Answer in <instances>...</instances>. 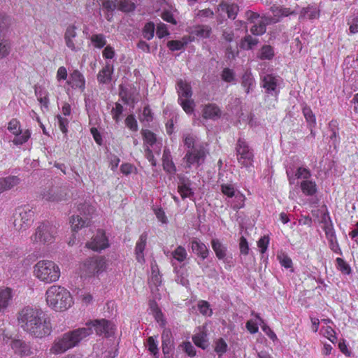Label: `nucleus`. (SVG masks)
Here are the masks:
<instances>
[{
	"mask_svg": "<svg viewBox=\"0 0 358 358\" xmlns=\"http://www.w3.org/2000/svg\"><path fill=\"white\" fill-rule=\"evenodd\" d=\"M113 327V323L106 320L90 321L86 323V327L70 331L56 338L50 348V352L57 355L73 348L83 339L91 335L93 333V328L97 335L108 337L114 333Z\"/></svg>",
	"mask_w": 358,
	"mask_h": 358,
	"instance_id": "obj_1",
	"label": "nucleus"
},
{
	"mask_svg": "<svg viewBox=\"0 0 358 358\" xmlns=\"http://www.w3.org/2000/svg\"><path fill=\"white\" fill-rule=\"evenodd\" d=\"M17 320L20 327L34 338H43L52 332L50 320L41 309L24 307L18 312Z\"/></svg>",
	"mask_w": 358,
	"mask_h": 358,
	"instance_id": "obj_2",
	"label": "nucleus"
},
{
	"mask_svg": "<svg viewBox=\"0 0 358 358\" xmlns=\"http://www.w3.org/2000/svg\"><path fill=\"white\" fill-rule=\"evenodd\" d=\"M45 299L48 306L55 311L66 310L73 304L70 292L58 285H52L47 289Z\"/></svg>",
	"mask_w": 358,
	"mask_h": 358,
	"instance_id": "obj_3",
	"label": "nucleus"
},
{
	"mask_svg": "<svg viewBox=\"0 0 358 358\" xmlns=\"http://www.w3.org/2000/svg\"><path fill=\"white\" fill-rule=\"evenodd\" d=\"M35 276L45 283L56 282L60 277V268L54 262L41 260L34 267Z\"/></svg>",
	"mask_w": 358,
	"mask_h": 358,
	"instance_id": "obj_4",
	"label": "nucleus"
},
{
	"mask_svg": "<svg viewBox=\"0 0 358 358\" xmlns=\"http://www.w3.org/2000/svg\"><path fill=\"white\" fill-rule=\"evenodd\" d=\"M34 212L29 205L19 206L13 213V225L16 230L27 229L32 223Z\"/></svg>",
	"mask_w": 358,
	"mask_h": 358,
	"instance_id": "obj_5",
	"label": "nucleus"
},
{
	"mask_svg": "<svg viewBox=\"0 0 358 358\" xmlns=\"http://www.w3.org/2000/svg\"><path fill=\"white\" fill-rule=\"evenodd\" d=\"M57 233L55 225L48 222H42L36 228L31 240L36 243L50 244L54 241Z\"/></svg>",
	"mask_w": 358,
	"mask_h": 358,
	"instance_id": "obj_6",
	"label": "nucleus"
},
{
	"mask_svg": "<svg viewBox=\"0 0 358 358\" xmlns=\"http://www.w3.org/2000/svg\"><path fill=\"white\" fill-rule=\"evenodd\" d=\"M208 153V150L202 144H198L188 150L184 157L186 166L187 168H190L192 165L199 166L204 163Z\"/></svg>",
	"mask_w": 358,
	"mask_h": 358,
	"instance_id": "obj_7",
	"label": "nucleus"
},
{
	"mask_svg": "<svg viewBox=\"0 0 358 358\" xmlns=\"http://www.w3.org/2000/svg\"><path fill=\"white\" fill-rule=\"evenodd\" d=\"M106 268V262L103 257H94L87 259L83 264L82 270L85 276H92L103 271Z\"/></svg>",
	"mask_w": 358,
	"mask_h": 358,
	"instance_id": "obj_8",
	"label": "nucleus"
},
{
	"mask_svg": "<svg viewBox=\"0 0 358 358\" xmlns=\"http://www.w3.org/2000/svg\"><path fill=\"white\" fill-rule=\"evenodd\" d=\"M42 198L48 201L59 202L66 200L69 194L66 187L53 186L45 189L41 194Z\"/></svg>",
	"mask_w": 358,
	"mask_h": 358,
	"instance_id": "obj_9",
	"label": "nucleus"
},
{
	"mask_svg": "<svg viewBox=\"0 0 358 358\" xmlns=\"http://www.w3.org/2000/svg\"><path fill=\"white\" fill-rule=\"evenodd\" d=\"M87 248L94 251H101L108 247V239L103 231L99 230L90 242L86 243Z\"/></svg>",
	"mask_w": 358,
	"mask_h": 358,
	"instance_id": "obj_10",
	"label": "nucleus"
},
{
	"mask_svg": "<svg viewBox=\"0 0 358 358\" xmlns=\"http://www.w3.org/2000/svg\"><path fill=\"white\" fill-rule=\"evenodd\" d=\"M178 191L182 199L186 198H192L194 193L191 188V180L184 175H178Z\"/></svg>",
	"mask_w": 358,
	"mask_h": 358,
	"instance_id": "obj_11",
	"label": "nucleus"
},
{
	"mask_svg": "<svg viewBox=\"0 0 358 358\" xmlns=\"http://www.w3.org/2000/svg\"><path fill=\"white\" fill-rule=\"evenodd\" d=\"M236 149L237 155L241 156L238 159H243L241 162L243 164L247 165L248 163H250L253 158V153L244 140L238 139Z\"/></svg>",
	"mask_w": 358,
	"mask_h": 358,
	"instance_id": "obj_12",
	"label": "nucleus"
},
{
	"mask_svg": "<svg viewBox=\"0 0 358 358\" xmlns=\"http://www.w3.org/2000/svg\"><path fill=\"white\" fill-rule=\"evenodd\" d=\"M77 27L74 25L67 27L64 33V41L66 45L72 51L77 52L80 50V44L76 45L75 38L77 36Z\"/></svg>",
	"mask_w": 358,
	"mask_h": 358,
	"instance_id": "obj_13",
	"label": "nucleus"
},
{
	"mask_svg": "<svg viewBox=\"0 0 358 358\" xmlns=\"http://www.w3.org/2000/svg\"><path fill=\"white\" fill-rule=\"evenodd\" d=\"M211 246L217 258L222 260L224 263H228L227 245L223 244L219 239L213 238L211 241Z\"/></svg>",
	"mask_w": 358,
	"mask_h": 358,
	"instance_id": "obj_14",
	"label": "nucleus"
},
{
	"mask_svg": "<svg viewBox=\"0 0 358 358\" xmlns=\"http://www.w3.org/2000/svg\"><path fill=\"white\" fill-rule=\"evenodd\" d=\"M191 249L202 260L206 259L210 253L207 246L198 238H194L191 242Z\"/></svg>",
	"mask_w": 358,
	"mask_h": 358,
	"instance_id": "obj_15",
	"label": "nucleus"
},
{
	"mask_svg": "<svg viewBox=\"0 0 358 358\" xmlns=\"http://www.w3.org/2000/svg\"><path fill=\"white\" fill-rule=\"evenodd\" d=\"M11 348L16 354L20 356H29L33 353L30 345L20 339L13 340L11 343Z\"/></svg>",
	"mask_w": 358,
	"mask_h": 358,
	"instance_id": "obj_16",
	"label": "nucleus"
},
{
	"mask_svg": "<svg viewBox=\"0 0 358 358\" xmlns=\"http://www.w3.org/2000/svg\"><path fill=\"white\" fill-rule=\"evenodd\" d=\"M67 83L70 85L72 88H78L81 92H83L85 89V80L84 76L78 70H74L71 73Z\"/></svg>",
	"mask_w": 358,
	"mask_h": 358,
	"instance_id": "obj_17",
	"label": "nucleus"
},
{
	"mask_svg": "<svg viewBox=\"0 0 358 358\" xmlns=\"http://www.w3.org/2000/svg\"><path fill=\"white\" fill-rule=\"evenodd\" d=\"M162 351L166 355H169L173 349V338L169 329L163 330L162 334Z\"/></svg>",
	"mask_w": 358,
	"mask_h": 358,
	"instance_id": "obj_18",
	"label": "nucleus"
},
{
	"mask_svg": "<svg viewBox=\"0 0 358 358\" xmlns=\"http://www.w3.org/2000/svg\"><path fill=\"white\" fill-rule=\"evenodd\" d=\"M147 238H148L147 233L143 232L140 236L139 239L137 241L136 247H135L136 258V260L141 264H143L145 262L143 252L145 248Z\"/></svg>",
	"mask_w": 358,
	"mask_h": 358,
	"instance_id": "obj_19",
	"label": "nucleus"
},
{
	"mask_svg": "<svg viewBox=\"0 0 358 358\" xmlns=\"http://www.w3.org/2000/svg\"><path fill=\"white\" fill-rule=\"evenodd\" d=\"M203 117L204 119L216 120L220 117L222 111L215 103H208L203 107Z\"/></svg>",
	"mask_w": 358,
	"mask_h": 358,
	"instance_id": "obj_20",
	"label": "nucleus"
},
{
	"mask_svg": "<svg viewBox=\"0 0 358 358\" xmlns=\"http://www.w3.org/2000/svg\"><path fill=\"white\" fill-rule=\"evenodd\" d=\"M241 86L244 88L247 94L252 92L256 82L250 71L247 70L241 78Z\"/></svg>",
	"mask_w": 358,
	"mask_h": 358,
	"instance_id": "obj_21",
	"label": "nucleus"
},
{
	"mask_svg": "<svg viewBox=\"0 0 358 358\" xmlns=\"http://www.w3.org/2000/svg\"><path fill=\"white\" fill-rule=\"evenodd\" d=\"M20 182V179L17 176H8L0 178V194L17 186Z\"/></svg>",
	"mask_w": 358,
	"mask_h": 358,
	"instance_id": "obj_22",
	"label": "nucleus"
},
{
	"mask_svg": "<svg viewBox=\"0 0 358 358\" xmlns=\"http://www.w3.org/2000/svg\"><path fill=\"white\" fill-rule=\"evenodd\" d=\"M162 163L163 168L166 172L169 173H174L176 171V166L174 165L172 161L171 152L167 148H165L164 150L162 156Z\"/></svg>",
	"mask_w": 358,
	"mask_h": 358,
	"instance_id": "obj_23",
	"label": "nucleus"
},
{
	"mask_svg": "<svg viewBox=\"0 0 358 358\" xmlns=\"http://www.w3.org/2000/svg\"><path fill=\"white\" fill-rule=\"evenodd\" d=\"M177 90L178 93V98H191L192 96V87L189 83L182 80H179L177 82Z\"/></svg>",
	"mask_w": 358,
	"mask_h": 358,
	"instance_id": "obj_24",
	"label": "nucleus"
},
{
	"mask_svg": "<svg viewBox=\"0 0 358 358\" xmlns=\"http://www.w3.org/2000/svg\"><path fill=\"white\" fill-rule=\"evenodd\" d=\"M262 86L266 89L268 93L275 91L277 80L272 75L267 74L262 78Z\"/></svg>",
	"mask_w": 358,
	"mask_h": 358,
	"instance_id": "obj_25",
	"label": "nucleus"
},
{
	"mask_svg": "<svg viewBox=\"0 0 358 358\" xmlns=\"http://www.w3.org/2000/svg\"><path fill=\"white\" fill-rule=\"evenodd\" d=\"M70 222L73 231H78L90 224V220L87 217H82L80 215L72 216Z\"/></svg>",
	"mask_w": 358,
	"mask_h": 358,
	"instance_id": "obj_26",
	"label": "nucleus"
},
{
	"mask_svg": "<svg viewBox=\"0 0 358 358\" xmlns=\"http://www.w3.org/2000/svg\"><path fill=\"white\" fill-rule=\"evenodd\" d=\"M113 68L109 64H107L98 73L97 80L101 83H107L111 80V74Z\"/></svg>",
	"mask_w": 358,
	"mask_h": 358,
	"instance_id": "obj_27",
	"label": "nucleus"
},
{
	"mask_svg": "<svg viewBox=\"0 0 358 358\" xmlns=\"http://www.w3.org/2000/svg\"><path fill=\"white\" fill-rule=\"evenodd\" d=\"M258 43V38L248 34L241 39L240 47L243 50H249L253 49Z\"/></svg>",
	"mask_w": 358,
	"mask_h": 358,
	"instance_id": "obj_28",
	"label": "nucleus"
},
{
	"mask_svg": "<svg viewBox=\"0 0 358 358\" xmlns=\"http://www.w3.org/2000/svg\"><path fill=\"white\" fill-rule=\"evenodd\" d=\"M212 32L211 27L208 25H199L193 28L192 34L197 37L207 38Z\"/></svg>",
	"mask_w": 358,
	"mask_h": 358,
	"instance_id": "obj_29",
	"label": "nucleus"
},
{
	"mask_svg": "<svg viewBox=\"0 0 358 358\" xmlns=\"http://www.w3.org/2000/svg\"><path fill=\"white\" fill-rule=\"evenodd\" d=\"M302 192L307 196H313L317 192L316 184L311 180H303L300 185Z\"/></svg>",
	"mask_w": 358,
	"mask_h": 358,
	"instance_id": "obj_30",
	"label": "nucleus"
},
{
	"mask_svg": "<svg viewBox=\"0 0 358 358\" xmlns=\"http://www.w3.org/2000/svg\"><path fill=\"white\" fill-rule=\"evenodd\" d=\"M219 6L222 11H225L227 13V16L229 18H231L232 20H234L236 18L238 11V6L236 4H229L227 3H222L219 5Z\"/></svg>",
	"mask_w": 358,
	"mask_h": 358,
	"instance_id": "obj_31",
	"label": "nucleus"
},
{
	"mask_svg": "<svg viewBox=\"0 0 358 358\" xmlns=\"http://www.w3.org/2000/svg\"><path fill=\"white\" fill-rule=\"evenodd\" d=\"M11 289L10 288L0 289V310L6 308L11 300Z\"/></svg>",
	"mask_w": 358,
	"mask_h": 358,
	"instance_id": "obj_32",
	"label": "nucleus"
},
{
	"mask_svg": "<svg viewBox=\"0 0 358 358\" xmlns=\"http://www.w3.org/2000/svg\"><path fill=\"white\" fill-rule=\"evenodd\" d=\"M318 16V10L313 6H308L303 8L300 11L299 18L315 19Z\"/></svg>",
	"mask_w": 358,
	"mask_h": 358,
	"instance_id": "obj_33",
	"label": "nucleus"
},
{
	"mask_svg": "<svg viewBox=\"0 0 358 358\" xmlns=\"http://www.w3.org/2000/svg\"><path fill=\"white\" fill-rule=\"evenodd\" d=\"M303 116L308 122V127H315L316 124L315 116L310 107L305 106L302 108Z\"/></svg>",
	"mask_w": 358,
	"mask_h": 358,
	"instance_id": "obj_34",
	"label": "nucleus"
},
{
	"mask_svg": "<svg viewBox=\"0 0 358 358\" xmlns=\"http://www.w3.org/2000/svg\"><path fill=\"white\" fill-rule=\"evenodd\" d=\"M10 50V43L8 40L5 39V35L0 34V58L8 55Z\"/></svg>",
	"mask_w": 358,
	"mask_h": 358,
	"instance_id": "obj_35",
	"label": "nucleus"
},
{
	"mask_svg": "<svg viewBox=\"0 0 358 358\" xmlns=\"http://www.w3.org/2000/svg\"><path fill=\"white\" fill-rule=\"evenodd\" d=\"M274 50L273 48L268 45H265L262 47L259 53V58L264 60L268 59L270 60L273 59L274 57Z\"/></svg>",
	"mask_w": 358,
	"mask_h": 358,
	"instance_id": "obj_36",
	"label": "nucleus"
},
{
	"mask_svg": "<svg viewBox=\"0 0 358 358\" xmlns=\"http://www.w3.org/2000/svg\"><path fill=\"white\" fill-rule=\"evenodd\" d=\"M155 25L154 22H147L142 30V34L144 38L150 41L154 37Z\"/></svg>",
	"mask_w": 358,
	"mask_h": 358,
	"instance_id": "obj_37",
	"label": "nucleus"
},
{
	"mask_svg": "<svg viewBox=\"0 0 358 358\" xmlns=\"http://www.w3.org/2000/svg\"><path fill=\"white\" fill-rule=\"evenodd\" d=\"M10 24L11 18L6 14L0 13V34L6 35Z\"/></svg>",
	"mask_w": 358,
	"mask_h": 358,
	"instance_id": "obj_38",
	"label": "nucleus"
},
{
	"mask_svg": "<svg viewBox=\"0 0 358 358\" xmlns=\"http://www.w3.org/2000/svg\"><path fill=\"white\" fill-rule=\"evenodd\" d=\"M206 336L207 335L205 332L201 331L192 337V341L196 346L205 349L207 346Z\"/></svg>",
	"mask_w": 358,
	"mask_h": 358,
	"instance_id": "obj_39",
	"label": "nucleus"
},
{
	"mask_svg": "<svg viewBox=\"0 0 358 358\" xmlns=\"http://www.w3.org/2000/svg\"><path fill=\"white\" fill-rule=\"evenodd\" d=\"M178 103L187 113L190 114L194 111L195 103L193 99L178 98Z\"/></svg>",
	"mask_w": 358,
	"mask_h": 358,
	"instance_id": "obj_40",
	"label": "nucleus"
},
{
	"mask_svg": "<svg viewBox=\"0 0 358 358\" xmlns=\"http://www.w3.org/2000/svg\"><path fill=\"white\" fill-rule=\"evenodd\" d=\"M118 9L124 13H130L136 9V5L129 0H120L118 3Z\"/></svg>",
	"mask_w": 358,
	"mask_h": 358,
	"instance_id": "obj_41",
	"label": "nucleus"
},
{
	"mask_svg": "<svg viewBox=\"0 0 358 358\" xmlns=\"http://www.w3.org/2000/svg\"><path fill=\"white\" fill-rule=\"evenodd\" d=\"M91 42L95 48H102L106 44V40L103 34H93L91 36Z\"/></svg>",
	"mask_w": 358,
	"mask_h": 358,
	"instance_id": "obj_42",
	"label": "nucleus"
},
{
	"mask_svg": "<svg viewBox=\"0 0 358 358\" xmlns=\"http://www.w3.org/2000/svg\"><path fill=\"white\" fill-rule=\"evenodd\" d=\"M198 309L199 312L205 316H211L213 310L210 308V303L206 301H199L198 302Z\"/></svg>",
	"mask_w": 358,
	"mask_h": 358,
	"instance_id": "obj_43",
	"label": "nucleus"
},
{
	"mask_svg": "<svg viewBox=\"0 0 358 358\" xmlns=\"http://www.w3.org/2000/svg\"><path fill=\"white\" fill-rule=\"evenodd\" d=\"M174 259L180 262H183L186 258L187 253L185 249L182 246H178L176 250L172 252Z\"/></svg>",
	"mask_w": 358,
	"mask_h": 358,
	"instance_id": "obj_44",
	"label": "nucleus"
},
{
	"mask_svg": "<svg viewBox=\"0 0 358 358\" xmlns=\"http://www.w3.org/2000/svg\"><path fill=\"white\" fill-rule=\"evenodd\" d=\"M141 133H142L144 141L147 144L150 145V146H152L156 143V141H157L156 136L152 131L148 130V129H145V130L143 129V130H142Z\"/></svg>",
	"mask_w": 358,
	"mask_h": 358,
	"instance_id": "obj_45",
	"label": "nucleus"
},
{
	"mask_svg": "<svg viewBox=\"0 0 358 358\" xmlns=\"http://www.w3.org/2000/svg\"><path fill=\"white\" fill-rule=\"evenodd\" d=\"M30 136L31 133L29 130H26L24 132L21 131V134L15 136L13 142L15 145H22L28 141V139L30 138Z\"/></svg>",
	"mask_w": 358,
	"mask_h": 358,
	"instance_id": "obj_46",
	"label": "nucleus"
},
{
	"mask_svg": "<svg viewBox=\"0 0 358 358\" xmlns=\"http://www.w3.org/2000/svg\"><path fill=\"white\" fill-rule=\"evenodd\" d=\"M327 238L329 241L331 250L335 253L342 255L336 234L332 235V236L327 237Z\"/></svg>",
	"mask_w": 358,
	"mask_h": 358,
	"instance_id": "obj_47",
	"label": "nucleus"
},
{
	"mask_svg": "<svg viewBox=\"0 0 358 358\" xmlns=\"http://www.w3.org/2000/svg\"><path fill=\"white\" fill-rule=\"evenodd\" d=\"M138 118L141 122H150L152 121V113L149 106H146L143 108V112L139 115Z\"/></svg>",
	"mask_w": 358,
	"mask_h": 358,
	"instance_id": "obj_48",
	"label": "nucleus"
},
{
	"mask_svg": "<svg viewBox=\"0 0 358 358\" xmlns=\"http://www.w3.org/2000/svg\"><path fill=\"white\" fill-rule=\"evenodd\" d=\"M337 268L343 274H350L351 272L350 266L343 259L337 257L336 259Z\"/></svg>",
	"mask_w": 358,
	"mask_h": 358,
	"instance_id": "obj_49",
	"label": "nucleus"
},
{
	"mask_svg": "<svg viewBox=\"0 0 358 358\" xmlns=\"http://www.w3.org/2000/svg\"><path fill=\"white\" fill-rule=\"evenodd\" d=\"M147 346L148 350L154 356H156L159 354V349L157 346V342L155 341L153 336H150L147 339Z\"/></svg>",
	"mask_w": 358,
	"mask_h": 358,
	"instance_id": "obj_50",
	"label": "nucleus"
},
{
	"mask_svg": "<svg viewBox=\"0 0 358 358\" xmlns=\"http://www.w3.org/2000/svg\"><path fill=\"white\" fill-rule=\"evenodd\" d=\"M8 129L15 136L20 134L22 130L20 129V122L17 119H12L8 123Z\"/></svg>",
	"mask_w": 358,
	"mask_h": 358,
	"instance_id": "obj_51",
	"label": "nucleus"
},
{
	"mask_svg": "<svg viewBox=\"0 0 358 358\" xmlns=\"http://www.w3.org/2000/svg\"><path fill=\"white\" fill-rule=\"evenodd\" d=\"M222 79L227 83H231L235 80V73L233 70L225 68L221 74Z\"/></svg>",
	"mask_w": 358,
	"mask_h": 358,
	"instance_id": "obj_52",
	"label": "nucleus"
},
{
	"mask_svg": "<svg viewBox=\"0 0 358 358\" xmlns=\"http://www.w3.org/2000/svg\"><path fill=\"white\" fill-rule=\"evenodd\" d=\"M235 198V203L233 206V208L234 210H238L244 206V202L245 197V196L241 193L239 191L235 194L234 196Z\"/></svg>",
	"mask_w": 358,
	"mask_h": 358,
	"instance_id": "obj_53",
	"label": "nucleus"
},
{
	"mask_svg": "<svg viewBox=\"0 0 358 358\" xmlns=\"http://www.w3.org/2000/svg\"><path fill=\"white\" fill-rule=\"evenodd\" d=\"M221 192L229 198L234 197L235 194L237 192L236 191L234 185L230 184H222L221 185Z\"/></svg>",
	"mask_w": 358,
	"mask_h": 358,
	"instance_id": "obj_54",
	"label": "nucleus"
},
{
	"mask_svg": "<svg viewBox=\"0 0 358 358\" xmlns=\"http://www.w3.org/2000/svg\"><path fill=\"white\" fill-rule=\"evenodd\" d=\"M123 112V106L119 103H116L115 106L112 108L111 110V114L113 116V120L118 123L120 120V115H122Z\"/></svg>",
	"mask_w": 358,
	"mask_h": 358,
	"instance_id": "obj_55",
	"label": "nucleus"
},
{
	"mask_svg": "<svg viewBox=\"0 0 358 358\" xmlns=\"http://www.w3.org/2000/svg\"><path fill=\"white\" fill-rule=\"evenodd\" d=\"M35 93L38 96V101L42 103L45 108H47L49 103L48 93L46 92H43L42 90L38 91L37 89L35 90Z\"/></svg>",
	"mask_w": 358,
	"mask_h": 358,
	"instance_id": "obj_56",
	"label": "nucleus"
},
{
	"mask_svg": "<svg viewBox=\"0 0 358 358\" xmlns=\"http://www.w3.org/2000/svg\"><path fill=\"white\" fill-rule=\"evenodd\" d=\"M125 124L130 130L133 131H138V127L137 121L133 115H129L127 117L125 120Z\"/></svg>",
	"mask_w": 358,
	"mask_h": 358,
	"instance_id": "obj_57",
	"label": "nucleus"
},
{
	"mask_svg": "<svg viewBox=\"0 0 358 358\" xmlns=\"http://www.w3.org/2000/svg\"><path fill=\"white\" fill-rule=\"evenodd\" d=\"M266 25L261 22L259 24H255L250 28V32L255 36H261L266 32Z\"/></svg>",
	"mask_w": 358,
	"mask_h": 358,
	"instance_id": "obj_58",
	"label": "nucleus"
},
{
	"mask_svg": "<svg viewBox=\"0 0 358 358\" xmlns=\"http://www.w3.org/2000/svg\"><path fill=\"white\" fill-rule=\"evenodd\" d=\"M278 259L280 261V264L286 268H289L292 266V259L284 253L278 255Z\"/></svg>",
	"mask_w": 358,
	"mask_h": 358,
	"instance_id": "obj_59",
	"label": "nucleus"
},
{
	"mask_svg": "<svg viewBox=\"0 0 358 358\" xmlns=\"http://www.w3.org/2000/svg\"><path fill=\"white\" fill-rule=\"evenodd\" d=\"M295 176L297 178H303L306 180L310 178L311 173L309 169L303 167H299L295 173Z\"/></svg>",
	"mask_w": 358,
	"mask_h": 358,
	"instance_id": "obj_60",
	"label": "nucleus"
},
{
	"mask_svg": "<svg viewBox=\"0 0 358 358\" xmlns=\"http://www.w3.org/2000/svg\"><path fill=\"white\" fill-rule=\"evenodd\" d=\"M186 43H182L180 41H170L167 43V47L171 51L180 50H182Z\"/></svg>",
	"mask_w": 358,
	"mask_h": 358,
	"instance_id": "obj_61",
	"label": "nucleus"
},
{
	"mask_svg": "<svg viewBox=\"0 0 358 358\" xmlns=\"http://www.w3.org/2000/svg\"><path fill=\"white\" fill-rule=\"evenodd\" d=\"M154 317L155 320L159 324L161 327H164L166 323L164 317L163 313L159 308H155L154 310Z\"/></svg>",
	"mask_w": 358,
	"mask_h": 358,
	"instance_id": "obj_62",
	"label": "nucleus"
},
{
	"mask_svg": "<svg viewBox=\"0 0 358 358\" xmlns=\"http://www.w3.org/2000/svg\"><path fill=\"white\" fill-rule=\"evenodd\" d=\"M227 343L222 338H220L216 343L215 350L217 353L222 355L223 353H224L227 351Z\"/></svg>",
	"mask_w": 358,
	"mask_h": 358,
	"instance_id": "obj_63",
	"label": "nucleus"
},
{
	"mask_svg": "<svg viewBox=\"0 0 358 358\" xmlns=\"http://www.w3.org/2000/svg\"><path fill=\"white\" fill-rule=\"evenodd\" d=\"M169 34V32L167 29L166 25L164 23L159 24L157 27V36L159 38H162Z\"/></svg>",
	"mask_w": 358,
	"mask_h": 358,
	"instance_id": "obj_64",
	"label": "nucleus"
}]
</instances>
